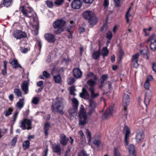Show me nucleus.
<instances>
[{
  "label": "nucleus",
  "mask_w": 156,
  "mask_h": 156,
  "mask_svg": "<svg viewBox=\"0 0 156 156\" xmlns=\"http://www.w3.org/2000/svg\"><path fill=\"white\" fill-rule=\"evenodd\" d=\"M66 105V102L64 99L62 97H57L56 101L52 103L51 108L52 112H58L63 114V109Z\"/></svg>",
  "instance_id": "nucleus-1"
},
{
  "label": "nucleus",
  "mask_w": 156,
  "mask_h": 156,
  "mask_svg": "<svg viewBox=\"0 0 156 156\" xmlns=\"http://www.w3.org/2000/svg\"><path fill=\"white\" fill-rule=\"evenodd\" d=\"M83 18L88 21L89 24L91 26L96 25L98 21V19L95 16L94 14L91 11L87 10L82 13Z\"/></svg>",
  "instance_id": "nucleus-2"
},
{
  "label": "nucleus",
  "mask_w": 156,
  "mask_h": 156,
  "mask_svg": "<svg viewBox=\"0 0 156 156\" xmlns=\"http://www.w3.org/2000/svg\"><path fill=\"white\" fill-rule=\"evenodd\" d=\"M66 24V21L61 19L58 20L54 22L53 24V27L55 29H57L54 30V33L58 34L63 31Z\"/></svg>",
  "instance_id": "nucleus-3"
},
{
  "label": "nucleus",
  "mask_w": 156,
  "mask_h": 156,
  "mask_svg": "<svg viewBox=\"0 0 156 156\" xmlns=\"http://www.w3.org/2000/svg\"><path fill=\"white\" fill-rule=\"evenodd\" d=\"M78 117L79 119V125L83 126L86 125L87 122V117L84 108H80Z\"/></svg>",
  "instance_id": "nucleus-4"
},
{
  "label": "nucleus",
  "mask_w": 156,
  "mask_h": 156,
  "mask_svg": "<svg viewBox=\"0 0 156 156\" xmlns=\"http://www.w3.org/2000/svg\"><path fill=\"white\" fill-rule=\"evenodd\" d=\"M30 18L31 20H32L34 21V24L30 23V25H31L32 27L31 30L32 32H33V33H34L35 35H37L38 34L39 27L36 19L33 16H30Z\"/></svg>",
  "instance_id": "nucleus-5"
},
{
  "label": "nucleus",
  "mask_w": 156,
  "mask_h": 156,
  "mask_svg": "<svg viewBox=\"0 0 156 156\" xmlns=\"http://www.w3.org/2000/svg\"><path fill=\"white\" fill-rule=\"evenodd\" d=\"M89 111L88 115H90L93 113L95 112V108L97 106V104L92 99H90L89 100Z\"/></svg>",
  "instance_id": "nucleus-6"
},
{
  "label": "nucleus",
  "mask_w": 156,
  "mask_h": 156,
  "mask_svg": "<svg viewBox=\"0 0 156 156\" xmlns=\"http://www.w3.org/2000/svg\"><path fill=\"white\" fill-rule=\"evenodd\" d=\"M82 2L81 0H73L71 3V6L74 9H79L82 7Z\"/></svg>",
  "instance_id": "nucleus-7"
},
{
  "label": "nucleus",
  "mask_w": 156,
  "mask_h": 156,
  "mask_svg": "<svg viewBox=\"0 0 156 156\" xmlns=\"http://www.w3.org/2000/svg\"><path fill=\"white\" fill-rule=\"evenodd\" d=\"M14 37L17 39H21L22 38L26 37L27 34L21 30H16L13 34Z\"/></svg>",
  "instance_id": "nucleus-8"
},
{
  "label": "nucleus",
  "mask_w": 156,
  "mask_h": 156,
  "mask_svg": "<svg viewBox=\"0 0 156 156\" xmlns=\"http://www.w3.org/2000/svg\"><path fill=\"white\" fill-rule=\"evenodd\" d=\"M44 37L49 43H54L56 40L55 35L51 33L45 34L44 35Z\"/></svg>",
  "instance_id": "nucleus-9"
},
{
  "label": "nucleus",
  "mask_w": 156,
  "mask_h": 156,
  "mask_svg": "<svg viewBox=\"0 0 156 156\" xmlns=\"http://www.w3.org/2000/svg\"><path fill=\"white\" fill-rule=\"evenodd\" d=\"M69 140V138L63 133H61L59 136V141L60 144L63 146H66Z\"/></svg>",
  "instance_id": "nucleus-10"
},
{
  "label": "nucleus",
  "mask_w": 156,
  "mask_h": 156,
  "mask_svg": "<svg viewBox=\"0 0 156 156\" xmlns=\"http://www.w3.org/2000/svg\"><path fill=\"white\" fill-rule=\"evenodd\" d=\"M20 127L23 130L29 129V119H25L21 120Z\"/></svg>",
  "instance_id": "nucleus-11"
},
{
  "label": "nucleus",
  "mask_w": 156,
  "mask_h": 156,
  "mask_svg": "<svg viewBox=\"0 0 156 156\" xmlns=\"http://www.w3.org/2000/svg\"><path fill=\"white\" fill-rule=\"evenodd\" d=\"M123 132H125V141L126 143V145L128 144V139L129 137V135L130 133V130L127 126H124L123 129Z\"/></svg>",
  "instance_id": "nucleus-12"
},
{
  "label": "nucleus",
  "mask_w": 156,
  "mask_h": 156,
  "mask_svg": "<svg viewBox=\"0 0 156 156\" xmlns=\"http://www.w3.org/2000/svg\"><path fill=\"white\" fill-rule=\"evenodd\" d=\"M80 96L83 98L87 100L89 98V94L86 89L83 88L82 89V92L80 94Z\"/></svg>",
  "instance_id": "nucleus-13"
},
{
  "label": "nucleus",
  "mask_w": 156,
  "mask_h": 156,
  "mask_svg": "<svg viewBox=\"0 0 156 156\" xmlns=\"http://www.w3.org/2000/svg\"><path fill=\"white\" fill-rule=\"evenodd\" d=\"M82 75V72L78 68L74 69L73 70V76L75 78L78 79L81 78Z\"/></svg>",
  "instance_id": "nucleus-14"
},
{
  "label": "nucleus",
  "mask_w": 156,
  "mask_h": 156,
  "mask_svg": "<svg viewBox=\"0 0 156 156\" xmlns=\"http://www.w3.org/2000/svg\"><path fill=\"white\" fill-rule=\"evenodd\" d=\"M9 63L11 65L12 67L14 69L22 67L19 64L17 60L16 59H13L12 60L10 61Z\"/></svg>",
  "instance_id": "nucleus-15"
},
{
  "label": "nucleus",
  "mask_w": 156,
  "mask_h": 156,
  "mask_svg": "<svg viewBox=\"0 0 156 156\" xmlns=\"http://www.w3.org/2000/svg\"><path fill=\"white\" fill-rule=\"evenodd\" d=\"M28 81H24L22 84L21 88L25 94H27L28 91Z\"/></svg>",
  "instance_id": "nucleus-16"
},
{
  "label": "nucleus",
  "mask_w": 156,
  "mask_h": 156,
  "mask_svg": "<svg viewBox=\"0 0 156 156\" xmlns=\"http://www.w3.org/2000/svg\"><path fill=\"white\" fill-rule=\"evenodd\" d=\"M144 138V133L142 131H139L137 132L136 136V139L137 141H140L141 140L143 139Z\"/></svg>",
  "instance_id": "nucleus-17"
},
{
  "label": "nucleus",
  "mask_w": 156,
  "mask_h": 156,
  "mask_svg": "<svg viewBox=\"0 0 156 156\" xmlns=\"http://www.w3.org/2000/svg\"><path fill=\"white\" fill-rule=\"evenodd\" d=\"M87 83L88 85L90 86V87L88 89L89 90H90L91 89H95L94 86L96 84L95 81L92 79H90L87 81Z\"/></svg>",
  "instance_id": "nucleus-18"
},
{
  "label": "nucleus",
  "mask_w": 156,
  "mask_h": 156,
  "mask_svg": "<svg viewBox=\"0 0 156 156\" xmlns=\"http://www.w3.org/2000/svg\"><path fill=\"white\" fill-rule=\"evenodd\" d=\"M129 96L126 94H124L123 96L122 99V102L124 105H126L127 106L129 102Z\"/></svg>",
  "instance_id": "nucleus-19"
},
{
  "label": "nucleus",
  "mask_w": 156,
  "mask_h": 156,
  "mask_svg": "<svg viewBox=\"0 0 156 156\" xmlns=\"http://www.w3.org/2000/svg\"><path fill=\"white\" fill-rule=\"evenodd\" d=\"M100 43H99V48L98 51H94L92 54V58L95 60L98 59L100 55Z\"/></svg>",
  "instance_id": "nucleus-20"
},
{
  "label": "nucleus",
  "mask_w": 156,
  "mask_h": 156,
  "mask_svg": "<svg viewBox=\"0 0 156 156\" xmlns=\"http://www.w3.org/2000/svg\"><path fill=\"white\" fill-rule=\"evenodd\" d=\"M144 51H145V50H140V54L143 55L144 58H146L147 60L148 59V55L149 54L150 51L148 49L146 50L145 52H144Z\"/></svg>",
  "instance_id": "nucleus-21"
},
{
  "label": "nucleus",
  "mask_w": 156,
  "mask_h": 156,
  "mask_svg": "<svg viewBox=\"0 0 156 156\" xmlns=\"http://www.w3.org/2000/svg\"><path fill=\"white\" fill-rule=\"evenodd\" d=\"M24 99H20L19 101L16 103V106L17 108L21 109L22 108L24 105Z\"/></svg>",
  "instance_id": "nucleus-22"
},
{
  "label": "nucleus",
  "mask_w": 156,
  "mask_h": 156,
  "mask_svg": "<svg viewBox=\"0 0 156 156\" xmlns=\"http://www.w3.org/2000/svg\"><path fill=\"white\" fill-rule=\"evenodd\" d=\"M50 127V124L48 122H46L44 125V135L45 136L48 135V131Z\"/></svg>",
  "instance_id": "nucleus-23"
},
{
  "label": "nucleus",
  "mask_w": 156,
  "mask_h": 156,
  "mask_svg": "<svg viewBox=\"0 0 156 156\" xmlns=\"http://www.w3.org/2000/svg\"><path fill=\"white\" fill-rule=\"evenodd\" d=\"M112 115V111L109 108L107 109L102 116L103 119H106L108 117Z\"/></svg>",
  "instance_id": "nucleus-24"
},
{
  "label": "nucleus",
  "mask_w": 156,
  "mask_h": 156,
  "mask_svg": "<svg viewBox=\"0 0 156 156\" xmlns=\"http://www.w3.org/2000/svg\"><path fill=\"white\" fill-rule=\"evenodd\" d=\"M28 140L24 141L23 144V147L24 150H26L29 147V135L27 136Z\"/></svg>",
  "instance_id": "nucleus-25"
},
{
  "label": "nucleus",
  "mask_w": 156,
  "mask_h": 156,
  "mask_svg": "<svg viewBox=\"0 0 156 156\" xmlns=\"http://www.w3.org/2000/svg\"><path fill=\"white\" fill-rule=\"evenodd\" d=\"M139 56V54L137 53L134 55H133L132 56V58L131 59V61L132 62H135L134 65L136 64L138 66L137 63L138 61V58Z\"/></svg>",
  "instance_id": "nucleus-26"
},
{
  "label": "nucleus",
  "mask_w": 156,
  "mask_h": 156,
  "mask_svg": "<svg viewBox=\"0 0 156 156\" xmlns=\"http://www.w3.org/2000/svg\"><path fill=\"white\" fill-rule=\"evenodd\" d=\"M2 4L4 6L8 7L12 4V0H3Z\"/></svg>",
  "instance_id": "nucleus-27"
},
{
  "label": "nucleus",
  "mask_w": 156,
  "mask_h": 156,
  "mask_svg": "<svg viewBox=\"0 0 156 156\" xmlns=\"http://www.w3.org/2000/svg\"><path fill=\"white\" fill-rule=\"evenodd\" d=\"M53 151L56 153L60 154L61 153V149L60 146L58 145H56L53 147Z\"/></svg>",
  "instance_id": "nucleus-28"
},
{
  "label": "nucleus",
  "mask_w": 156,
  "mask_h": 156,
  "mask_svg": "<svg viewBox=\"0 0 156 156\" xmlns=\"http://www.w3.org/2000/svg\"><path fill=\"white\" fill-rule=\"evenodd\" d=\"M13 111V109L12 108H9L7 110L4 111V113L6 116H7L12 114Z\"/></svg>",
  "instance_id": "nucleus-29"
},
{
  "label": "nucleus",
  "mask_w": 156,
  "mask_h": 156,
  "mask_svg": "<svg viewBox=\"0 0 156 156\" xmlns=\"http://www.w3.org/2000/svg\"><path fill=\"white\" fill-rule=\"evenodd\" d=\"M72 102L73 103V107L75 108H77L79 104L78 100L75 98H73L72 99Z\"/></svg>",
  "instance_id": "nucleus-30"
},
{
  "label": "nucleus",
  "mask_w": 156,
  "mask_h": 156,
  "mask_svg": "<svg viewBox=\"0 0 156 156\" xmlns=\"http://www.w3.org/2000/svg\"><path fill=\"white\" fill-rule=\"evenodd\" d=\"M14 93L18 97H21L22 96V92L21 90L18 89H15L14 90Z\"/></svg>",
  "instance_id": "nucleus-31"
},
{
  "label": "nucleus",
  "mask_w": 156,
  "mask_h": 156,
  "mask_svg": "<svg viewBox=\"0 0 156 156\" xmlns=\"http://www.w3.org/2000/svg\"><path fill=\"white\" fill-rule=\"evenodd\" d=\"M77 110V108H70L68 111L69 115L70 117L73 116L75 114L76 111Z\"/></svg>",
  "instance_id": "nucleus-32"
},
{
  "label": "nucleus",
  "mask_w": 156,
  "mask_h": 156,
  "mask_svg": "<svg viewBox=\"0 0 156 156\" xmlns=\"http://www.w3.org/2000/svg\"><path fill=\"white\" fill-rule=\"evenodd\" d=\"M53 78L55 82L57 83H60L62 80L61 77L59 75L54 76Z\"/></svg>",
  "instance_id": "nucleus-33"
},
{
  "label": "nucleus",
  "mask_w": 156,
  "mask_h": 156,
  "mask_svg": "<svg viewBox=\"0 0 156 156\" xmlns=\"http://www.w3.org/2000/svg\"><path fill=\"white\" fill-rule=\"evenodd\" d=\"M129 154L136 153L135 152V147L134 145L131 144L129 147Z\"/></svg>",
  "instance_id": "nucleus-34"
},
{
  "label": "nucleus",
  "mask_w": 156,
  "mask_h": 156,
  "mask_svg": "<svg viewBox=\"0 0 156 156\" xmlns=\"http://www.w3.org/2000/svg\"><path fill=\"white\" fill-rule=\"evenodd\" d=\"M102 51L103 53L102 54V56L104 58L105 57L107 56L109 53V51L108 50L107 47H104L102 49Z\"/></svg>",
  "instance_id": "nucleus-35"
},
{
  "label": "nucleus",
  "mask_w": 156,
  "mask_h": 156,
  "mask_svg": "<svg viewBox=\"0 0 156 156\" xmlns=\"http://www.w3.org/2000/svg\"><path fill=\"white\" fill-rule=\"evenodd\" d=\"M89 91L91 92V96L92 99L96 98L99 95V93H98L96 94L94 93V89H91Z\"/></svg>",
  "instance_id": "nucleus-36"
},
{
  "label": "nucleus",
  "mask_w": 156,
  "mask_h": 156,
  "mask_svg": "<svg viewBox=\"0 0 156 156\" xmlns=\"http://www.w3.org/2000/svg\"><path fill=\"white\" fill-rule=\"evenodd\" d=\"M150 99V98L147 96L146 94H145V96L144 102L146 107H147V105H149Z\"/></svg>",
  "instance_id": "nucleus-37"
},
{
  "label": "nucleus",
  "mask_w": 156,
  "mask_h": 156,
  "mask_svg": "<svg viewBox=\"0 0 156 156\" xmlns=\"http://www.w3.org/2000/svg\"><path fill=\"white\" fill-rule=\"evenodd\" d=\"M20 10L22 12L24 16H27V13L26 9H25L24 6H21L20 8Z\"/></svg>",
  "instance_id": "nucleus-38"
},
{
  "label": "nucleus",
  "mask_w": 156,
  "mask_h": 156,
  "mask_svg": "<svg viewBox=\"0 0 156 156\" xmlns=\"http://www.w3.org/2000/svg\"><path fill=\"white\" fill-rule=\"evenodd\" d=\"M131 7H129V8L127 12H126V13L125 18L126 20V22L127 23H128L129 21V16H131V15L130 14H129V12L130 10H131Z\"/></svg>",
  "instance_id": "nucleus-39"
},
{
  "label": "nucleus",
  "mask_w": 156,
  "mask_h": 156,
  "mask_svg": "<svg viewBox=\"0 0 156 156\" xmlns=\"http://www.w3.org/2000/svg\"><path fill=\"white\" fill-rule=\"evenodd\" d=\"M150 48L153 51H154L156 49V42H151L150 45Z\"/></svg>",
  "instance_id": "nucleus-40"
},
{
  "label": "nucleus",
  "mask_w": 156,
  "mask_h": 156,
  "mask_svg": "<svg viewBox=\"0 0 156 156\" xmlns=\"http://www.w3.org/2000/svg\"><path fill=\"white\" fill-rule=\"evenodd\" d=\"M86 133L87 135V138L88 139V142H90L91 140V134L90 132L89 131L88 129H86Z\"/></svg>",
  "instance_id": "nucleus-41"
},
{
  "label": "nucleus",
  "mask_w": 156,
  "mask_h": 156,
  "mask_svg": "<svg viewBox=\"0 0 156 156\" xmlns=\"http://www.w3.org/2000/svg\"><path fill=\"white\" fill-rule=\"evenodd\" d=\"M45 3L48 7L50 8L53 7L54 5L52 1L50 0H47L45 1Z\"/></svg>",
  "instance_id": "nucleus-42"
},
{
  "label": "nucleus",
  "mask_w": 156,
  "mask_h": 156,
  "mask_svg": "<svg viewBox=\"0 0 156 156\" xmlns=\"http://www.w3.org/2000/svg\"><path fill=\"white\" fill-rule=\"evenodd\" d=\"M19 112L17 111H16L15 113H14V115H13V119L12 120V124H14V123H15L16 119L17 118V115H18Z\"/></svg>",
  "instance_id": "nucleus-43"
},
{
  "label": "nucleus",
  "mask_w": 156,
  "mask_h": 156,
  "mask_svg": "<svg viewBox=\"0 0 156 156\" xmlns=\"http://www.w3.org/2000/svg\"><path fill=\"white\" fill-rule=\"evenodd\" d=\"M105 86L107 88L108 92L110 90V88L111 87V84L109 81H106L105 82Z\"/></svg>",
  "instance_id": "nucleus-44"
},
{
  "label": "nucleus",
  "mask_w": 156,
  "mask_h": 156,
  "mask_svg": "<svg viewBox=\"0 0 156 156\" xmlns=\"http://www.w3.org/2000/svg\"><path fill=\"white\" fill-rule=\"evenodd\" d=\"M122 114L126 117L127 115V106L126 105H124L123 106V110L122 111Z\"/></svg>",
  "instance_id": "nucleus-45"
},
{
  "label": "nucleus",
  "mask_w": 156,
  "mask_h": 156,
  "mask_svg": "<svg viewBox=\"0 0 156 156\" xmlns=\"http://www.w3.org/2000/svg\"><path fill=\"white\" fill-rule=\"evenodd\" d=\"M64 2V0H55V5L59 6L63 4Z\"/></svg>",
  "instance_id": "nucleus-46"
},
{
  "label": "nucleus",
  "mask_w": 156,
  "mask_h": 156,
  "mask_svg": "<svg viewBox=\"0 0 156 156\" xmlns=\"http://www.w3.org/2000/svg\"><path fill=\"white\" fill-rule=\"evenodd\" d=\"M106 37L108 39L110 40L112 37V34L111 31H108L106 34Z\"/></svg>",
  "instance_id": "nucleus-47"
},
{
  "label": "nucleus",
  "mask_w": 156,
  "mask_h": 156,
  "mask_svg": "<svg viewBox=\"0 0 156 156\" xmlns=\"http://www.w3.org/2000/svg\"><path fill=\"white\" fill-rule=\"evenodd\" d=\"M93 144L98 147L101 144V142L100 140H95L93 141Z\"/></svg>",
  "instance_id": "nucleus-48"
},
{
  "label": "nucleus",
  "mask_w": 156,
  "mask_h": 156,
  "mask_svg": "<svg viewBox=\"0 0 156 156\" xmlns=\"http://www.w3.org/2000/svg\"><path fill=\"white\" fill-rule=\"evenodd\" d=\"M77 155L78 156H87V154L84 150H82L78 153Z\"/></svg>",
  "instance_id": "nucleus-49"
},
{
  "label": "nucleus",
  "mask_w": 156,
  "mask_h": 156,
  "mask_svg": "<svg viewBox=\"0 0 156 156\" xmlns=\"http://www.w3.org/2000/svg\"><path fill=\"white\" fill-rule=\"evenodd\" d=\"M150 38L151 42H156V36L154 34H152V35L149 37Z\"/></svg>",
  "instance_id": "nucleus-50"
},
{
  "label": "nucleus",
  "mask_w": 156,
  "mask_h": 156,
  "mask_svg": "<svg viewBox=\"0 0 156 156\" xmlns=\"http://www.w3.org/2000/svg\"><path fill=\"white\" fill-rule=\"evenodd\" d=\"M39 101V99L35 97L33 98L32 101V103L35 105L37 104Z\"/></svg>",
  "instance_id": "nucleus-51"
},
{
  "label": "nucleus",
  "mask_w": 156,
  "mask_h": 156,
  "mask_svg": "<svg viewBox=\"0 0 156 156\" xmlns=\"http://www.w3.org/2000/svg\"><path fill=\"white\" fill-rule=\"evenodd\" d=\"M150 86V84L149 82H148V80H146L144 85V88L147 90H148L149 89Z\"/></svg>",
  "instance_id": "nucleus-52"
},
{
  "label": "nucleus",
  "mask_w": 156,
  "mask_h": 156,
  "mask_svg": "<svg viewBox=\"0 0 156 156\" xmlns=\"http://www.w3.org/2000/svg\"><path fill=\"white\" fill-rule=\"evenodd\" d=\"M114 156H121L120 153L117 149L115 148L114 150Z\"/></svg>",
  "instance_id": "nucleus-53"
},
{
  "label": "nucleus",
  "mask_w": 156,
  "mask_h": 156,
  "mask_svg": "<svg viewBox=\"0 0 156 156\" xmlns=\"http://www.w3.org/2000/svg\"><path fill=\"white\" fill-rule=\"evenodd\" d=\"M17 138L16 137H14L12 140L11 142V145L12 146H15L17 142Z\"/></svg>",
  "instance_id": "nucleus-54"
},
{
  "label": "nucleus",
  "mask_w": 156,
  "mask_h": 156,
  "mask_svg": "<svg viewBox=\"0 0 156 156\" xmlns=\"http://www.w3.org/2000/svg\"><path fill=\"white\" fill-rule=\"evenodd\" d=\"M43 76L47 78H48L50 76V74L46 71H44L43 73Z\"/></svg>",
  "instance_id": "nucleus-55"
},
{
  "label": "nucleus",
  "mask_w": 156,
  "mask_h": 156,
  "mask_svg": "<svg viewBox=\"0 0 156 156\" xmlns=\"http://www.w3.org/2000/svg\"><path fill=\"white\" fill-rule=\"evenodd\" d=\"M121 0H114L115 3V6L117 7H119L120 6Z\"/></svg>",
  "instance_id": "nucleus-56"
},
{
  "label": "nucleus",
  "mask_w": 156,
  "mask_h": 156,
  "mask_svg": "<svg viewBox=\"0 0 156 156\" xmlns=\"http://www.w3.org/2000/svg\"><path fill=\"white\" fill-rule=\"evenodd\" d=\"M108 75L107 74H105L102 75L101 77V79H102L104 81H105L107 80L108 78Z\"/></svg>",
  "instance_id": "nucleus-57"
},
{
  "label": "nucleus",
  "mask_w": 156,
  "mask_h": 156,
  "mask_svg": "<svg viewBox=\"0 0 156 156\" xmlns=\"http://www.w3.org/2000/svg\"><path fill=\"white\" fill-rule=\"evenodd\" d=\"M123 55L124 52L122 50H120V51H119V58L120 60H121V59H122V57Z\"/></svg>",
  "instance_id": "nucleus-58"
},
{
  "label": "nucleus",
  "mask_w": 156,
  "mask_h": 156,
  "mask_svg": "<svg viewBox=\"0 0 156 156\" xmlns=\"http://www.w3.org/2000/svg\"><path fill=\"white\" fill-rule=\"evenodd\" d=\"M75 81V79L71 77L70 79V80L69 82H68V84L69 85H70L71 84H72L73 83H74V82Z\"/></svg>",
  "instance_id": "nucleus-59"
},
{
  "label": "nucleus",
  "mask_w": 156,
  "mask_h": 156,
  "mask_svg": "<svg viewBox=\"0 0 156 156\" xmlns=\"http://www.w3.org/2000/svg\"><path fill=\"white\" fill-rule=\"evenodd\" d=\"M43 84V82L42 81H40L37 82V86L39 87H42Z\"/></svg>",
  "instance_id": "nucleus-60"
},
{
  "label": "nucleus",
  "mask_w": 156,
  "mask_h": 156,
  "mask_svg": "<svg viewBox=\"0 0 156 156\" xmlns=\"http://www.w3.org/2000/svg\"><path fill=\"white\" fill-rule=\"evenodd\" d=\"M94 0H83V2L86 4H91L93 2Z\"/></svg>",
  "instance_id": "nucleus-61"
},
{
  "label": "nucleus",
  "mask_w": 156,
  "mask_h": 156,
  "mask_svg": "<svg viewBox=\"0 0 156 156\" xmlns=\"http://www.w3.org/2000/svg\"><path fill=\"white\" fill-rule=\"evenodd\" d=\"M22 52L25 53L28 52V49L27 48H22L20 49Z\"/></svg>",
  "instance_id": "nucleus-62"
},
{
  "label": "nucleus",
  "mask_w": 156,
  "mask_h": 156,
  "mask_svg": "<svg viewBox=\"0 0 156 156\" xmlns=\"http://www.w3.org/2000/svg\"><path fill=\"white\" fill-rule=\"evenodd\" d=\"M79 32L80 33H81L84 32H85L86 30L83 27H80L79 28Z\"/></svg>",
  "instance_id": "nucleus-63"
},
{
  "label": "nucleus",
  "mask_w": 156,
  "mask_h": 156,
  "mask_svg": "<svg viewBox=\"0 0 156 156\" xmlns=\"http://www.w3.org/2000/svg\"><path fill=\"white\" fill-rule=\"evenodd\" d=\"M152 68L153 70L155 72H156V63L155 62H153L152 63Z\"/></svg>",
  "instance_id": "nucleus-64"
}]
</instances>
